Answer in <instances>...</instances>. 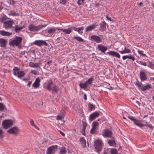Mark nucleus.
<instances>
[{"mask_svg": "<svg viewBox=\"0 0 154 154\" xmlns=\"http://www.w3.org/2000/svg\"><path fill=\"white\" fill-rule=\"evenodd\" d=\"M22 40V38L20 36H16L14 39L9 42V45L13 47L14 46L18 47V48H20L21 46V43Z\"/></svg>", "mask_w": 154, "mask_h": 154, "instance_id": "obj_1", "label": "nucleus"}, {"mask_svg": "<svg viewBox=\"0 0 154 154\" xmlns=\"http://www.w3.org/2000/svg\"><path fill=\"white\" fill-rule=\"evenodd\" d=\"M47 24L39 25L38 26H35L34 25L31 24L28 25L29 30L31 31H38L43 27H45Z\"/></svg>", "mask_w": 154, "mask_h": 154, "instance_id": "obj_2", "label": "nucleus"}, {"mask_svg": "<svg viewBox=\"0 0 154 154\" xmlns=\"http://www.w3.org/2000/svg\"><path fill=\"white\" fill-rule=\"evenodd\" d=\"M135 85L138 87L139 89L143 91H145L152 88L151 85L150 84H147L145 86H143L141 82H140L138 81L136 82Z\"/></svg>", "mask_w": 154, "mask_h": 154, "instance_id": "obj_3", "label": "nucleus"}, {"mask_svg": "<svg viewBox=\"0 0 154 154\" xmlns=\"http://www.w3.org/2000/svg\"><path fill=\"white\" fill-rule=\"evenodd\" d=\"M128 117L132 121L136 126L140 128L145 126V125L142 123L141 121L136 119L134 116H128Z\"/></svg>", "mask_w": 154, "mask_h": 154, "instance_id": "obj_4", "label": "nucleus"}, {"mask_svg": "<svg viewBox=\"0 0 154 154\" xmlns=\"http://www.w3.org/2000/svg\"><path fill=\"white\" fill-rule=\"evenodd\" d=\"M14 121L11 119H5L2 122V125L3 128L7 129L13 125Z\"/></svg>", "mask_w": 154, "mask_h": 154, "instance_id": "obj_5", "label": "nucleus"}, {"mask_svg": "<svg viewBox=\"0 0 154 154\" xmlns=\"http://www.w3.org/2000/svg\"><path fill=\"white\" fill-rule=\"evenodd\" d=\"M94 146L95 149L98 153H99L102 148V143L101 140H96L94 142Z\"/></svg>", "mask_w": 154, "mask_h": 154, "instance_id": "obj_6", "label": "nucleus"}, {"mask_svg": "<svg viewBox=\"0 0 154 154\" xmlns=\"http://www.w3.org/2000/svg\"><path fill=\"white\" fill-rule=\"evenodd\" d=\"M55 27L48 28L45 31H43L42 32L46 36L51 37L53 34L55 33Z\"/></svg>", "mask_w": 154, "mask_h": 154, "instance_id": "obj_7", "label": "nucleus"}, {"mask_svg": "<svg viewBox=\"0 0 154 154\" xmlns=\"http://www.w3.org/2000/svg\"><path fill=\"white\" fill-rule=\"evenodd\" d=\"M112 134V131L109 129H104L102 132V135L105 138H109Z\"/></svg>", "mask_w": 154, "mask_h": 154, "instance_id": "obj_8", "label": "nucleus"}, {"mask_svg": "<svg viewBox=\"0 0 154 154\" xmlns=\"http://www.w3.org/2000/svg\"><path fill=\"white\" fill-rule=\"evenodd\" d=\"M58 148L57 145H53L48 147L46 152V154H52L55 153Z\"/></svg>", "mask_w": 154, "mask_h": 154, "instance_id": "obj_9", "label": "nucleus"}, {"mask_svg": "<svg viewBox=\"0 0 154 154\" xmlns=\"http://www.w3.org/2000/svg\"><path fill=\"white\" fill-rule=\"evenodd\" d=\"M14 22L12 20H10L6 21L4 23V26L6 29H11V28H14V27L12 26V25Z\"/></svg>", "mask_w": 154, "mask_h": 154, "instance_id": "obj_10", "label": "nucleus"}, {"mask_svg": "<svg viewBox=\"0 0 154 154\" xmlns=\"http://www.w3.org/2000/svg\"><path fill=\"white\" fill-rule=\"evenodd\" d=\"M19 131V129L16 126L12 128L7 131V132L10 134H12L17 135Z\"/></svg>", "mask_w": 154, "mask_h": 154, "instance_id": "obj_11", "label": "nucleus"}, {"mask_svg": "<svg viewBox=\"0 0 154 154\" xmlns=\"http://www.w3.org/2000/svg\"><path fill=\"white\" fill-rule=\"evenodd\" d=\"M117 150L113 148L108 149L107 151L104 150L103 153L102 154H117Z\"/></svg>", "mask_w": 154, "mask_h": 154, "instance_id": "obj_12", "label": "nucleus"}, {"mask_svg": "<svg viewBox=\"0 0 154 154\" xmlns=\"http://www.w3.org/2000/svg\"><path fill=\"white\" fill-rule=\"evenodd\" d=\"M89 39L91 41L95 42L97 43H100L102 41V40L100 37L95 35H91L89 38Z\"/></svg>", "mask_w": 154, "mask_h": 154, "instance_id": "obj_13", "label": "nucleus"}, {"mask_svg": "<svg viewBox=\"0 0 154 154\" xmlns=\"http://www.w3.org/2000/svg\"><path fill=\"white\" fill-rule=\"evenodd\" d=\"M33 44L40 47L44 45L47 46H49L47 43L45 41L42 40H36L33 42Z\"/></svg>", "mask_w": 154, "mask_h": 154, "instance_id": "obj_14", "label": "nucleus"}, {"mask_svg": "<svg viewBox=\"0 0 154 154\" xmlns=\"http://www.w3.org/2000/svg\"><path fill=\"white\" fill-rule=\"evenodd\" d=\"M100 115V114L98 111H96L93 112L90 115L89 118V121L90 122L92 121Z\"/></svg>", "mask_w": 154, "mask_h": 154, "instance_id": "obj_15", "label": "nucleus"}, {"mask_svg": "<svg viewBox=\"0 0 154 154\" xmlns=\"http://www.w3.org/2000/svg\"><path fill=\"white\" fill-rule=\"evenodd\" d=\"M98 49L101 52L105 54H107L106 53L105 51L108 49V48L107 46H105L102 44H99L98 45Z\"/></svg>", "mask_w": 154, "mask_h": 154, "instance_id": "obj_16", "label": "nucleus"}, {"mask_svg": "<svg viewBox=\"0 0 154 154\" xmlns=\"http://www.w3.org/2000/svg\"><path fill=\"white\" fill-rule=\"evenodd\" d=\"M140 77L141 81H144L147 79V76L144 71H140Z\"/></svg>", "mask_w": 154, "mask_h": 154, "instance_id": "obj_17", "label": "nucleus"}, {"mask_svg": "<svg viewBox=\"0 0 154 154\" xmlns=\"http://www.w3.org/2000/svg\"><path fill=\"white\" fill-rule=\"evenodd\" d=\"M40 80L39 78L38 77L36 79L35 81L32 85V86L34 88L36 89L39 88L40 85Z\"/></svg>", "mask_w": 154, "mask_h": 154, "instance_id": "obj_18", "label": "nucleus"}, {"mask_svg": "<svg viewBox=\"0 0 154 154\" xmlns=\"http://www.w3.org/2000/svg\"><path fill=\"white\" fill-rule=\"evenodd\" d=\"M107 54H108L109 55L117 57L118 58H120V55L119 54L116 52L113 51H111L109 52H108L107 53Z\"/></svg>", "mask_w": 154, "mask_h": 154, "instance_id": "obj_19", "label": "nucleus"}, {"mask_svg": "<svg viewBox=\"0 0 154 154\" xmlns=\"http://www.w3.org/2000/svg\"><path fill=\"white\" fill-rule=\"evenodd\" d=\"M106 23L104 21H103L102 23L100 24V27L99 29L101 31H105L106 28Z\"/></svg>", "mask_w": 154, "mask_h": 154, "instance_id": "obj_20", "label": "nucleus"}, {"mask_svg": "<svg viewBox=\"0 0 154 154\" xmlns=\"http://www.w3.org/2000/svg\"><path fill=\"white\" fill-rule=\"evenodd\" d=\"M41 65V62L34 63L32 62H30L29 63V66L32 67L37 68L39 67Z\"/></svg>", "mask_w": 154, "mask_h": 154, "instance_id": "obj_21", "label": "nucleus"}, {"mask_svg": "<svg viewBox=\"0 0 154 154\" xmlns=\"http://www.w3.org/2000/svg\"><path fill=\"white\" fill-rule=\"evenodd\" d=\"M61 29L65 34H69L72 32V30L73 29V27H72L67 29Z\"/></svg>", "mask_w": 154, "mask_h": 154, "instance_id": "obj_22", "label": "nucleus"}, {"mask_svg": "<svg viewBox=\"0 0 154 154\" xmlns=\"http://www.w3.org/2000/svg\"><path fill=\"white\" fill-rule=\"evenodd\" d=\"M7 41L3 38H0V46L5 48L6 47Z\"/></svg>", "mask_w": 154, "mask_h": 154, "instance_id": "obj_23", "label": "nucleus"}, {"mask_svg": "<svg viewBox=\"0 0 154 154\" xmlns=\"http://www.w3.org/2000/svg\"><path fill=\"white\" fill-rule=\"evenodd\" d=\"M97 26V25L93 24L87 27L85 29V32L90 31L94 29Z\"/></svg>", "mask_w": 154, "mask_h": 154, "instance_id": "obj_24", "label": "nucleus"}, {"mask_svg": "<svg viewBox=\"0 0 154 154\" xmlns=\"http://www.w3.org/2000/svg\"><path fill=\"white\" fill-rule=\"evenodd\" d=\"M11 32H9L4 30H0V34L3 36H9L12 35Z\"/></svg>", "mask_w": 154, "mask_h": 154, "instance_id": "obj_25", "label": "nucleus"}, {"mask_svg": "<svg viewBox=\"0 0 154 154\" xmlns=\"http://www.w3.org/2000/svg\"><path fill=\"white\" fill-rule=\"evenodd\" d=\"M49 81H50V82H48V85L46 87V88L48 90L50 91H51L52 89V85H54V84L53 81L51 80H50Z\"/></svg>", "mask_w": 154, "mask_h": 154, "instance_id": "obj_26", "label": "nucleus"}, {"mask_svg": "<svg viewBox=\"0 0 154 154\" xmlns=\"http://www.w3.org/2000/svg\"><path fill=\"white\" fill-rule=\"evenodd\" d=\"M88 108L89 112H91L92 110H94L95 109V105H93L92 103H88Z\"/></svg>", "mask_w": 154, "mask_h": 154, "instance_id": "obj_27", "label": "nucleus"}, {"mask_svg": "<svg viewBox=\"0 0 154 154\" xmlns=\"http://www.w3.org/2000/svg\"><path fill=\"white\" fill-rule=\"evenodd\" d=\"M73 29L75 31L78 32L80 34L82 35V34L83 32L82 31H81L84 29V28L83 26L79 28H76L75 27H73Z\"/></svg>", "mask_w": 154, "mask_h": 154, "instance_id": "obj_28", "label": "nucleus"}, {"mask_svg": "<svg viewBox=\"0 0 154 154\" xmlns=\"http://www.w3.org/2000/svg\"><path fill=\"white\" fill-rule=\"evenodd\" d=\"M94 80V77H92L89 79L88 80L86 81L85 83H86L87 85L88 86L89 85H92L93 81Z\"/></svg>", "mask_w": 154, "mask_h": 154, "instance_id": "obj_29", "label": "nucleus"}, {"mask_svg": "<svg viewBox=\"0 0 154 154\" xmlns=\"http://www.w3.org/2000/svg\"><path fill=\"white\" fill-rule=\"evenodd\" d=\"M80 141L81 142V144L83 147V148H85L86 147V140L84 139V137H82L80 139Z\"/></svg>", "mask_w": 154, "mask_h": 154, "instance_id": "obj_30", "label": "nucleus"}, {"mask_svg": "<svg viewBox=\"0 0 154 154\" xmlns=\"http://www.w3.org/2000/svg\"><path fill=\"white\" fill-rule=\"evenodd\" d=\"M108 143L110 146H116V143L115 140H107Z\"/></svg>", "mask_w": 154, "mask_h": 154, "instance_id": "obj_31", "label": "nucleus"}, {"mask_svg": "<svg viewBox=\"0 0 154 154\" xmlns=\"http://www.w3.org/2000/svg\"><path fill=\"white\" fill-rule=\"evenodd\" d=\"M79 86L81 88L84 89L85 90H86L88 87L85 82L84 83H80L79 84Z\"/></svg>", "mask_w": 154, "mask_h": 154, "instance_id": "obj_32", "label": "nucleus"}, {"mask_svg": "<svg viewBox=\"0 0 154 154\" xmlns=\"http://www.w3.org/2000/svg\"><path fill=\"white\" fill-rule=\"evenodd\" d=\"M25 74L23 71H20L18 73L17 76L18 78L21 79V77H23Z\"/></svg>", "mask_w": 154, "mask_h": 154, "instance_id": "obj_33", "label": "nucleus"}, {"mask_svg": "<svg viewBox=\"0 0 154 154\" xmlns=\"http://www.w3.org/2000/svg\"><path fill=\"white\" fill-rule=\"evenodd\" d=\"M20 68L17 67H15L13 69V74L17 76L18 73L19 72Z\"/></svg>", "mask_w": 154, "mask_h": 154, "instance_id": "obj_34", "label": "nucleus"}, {"mask_svg": "<svg viewBox=\"0 0 154 154\" xmlns=\"http://www.w3.org/2000/svg\"><path fill=\"white\" fill-rule=\"evenodd\" d=\"M24 26H20V27H19L17 25H15L14 27V31L16 32H18L19 31H20L22 29Z\"/></svg>", "mask_w": 154, "mask_h": 154, "instance_id": "obj_35", "label": "nucleus"}, {"mask_svg": "<svg viewBox=\"0 0 154 154\" xmlns=\"http://www.w3.org/2000/svg\"><path fill=\"white\" fill-rule=\"evenodd\" d=\"M59 91L58 87L55 85H54L53 87V89L52 90V93L54 94L55 93H57Z\"/></svg>", "mask_w": 154, "mask_h": 154, "instance_id": "obj_36", "label": "nucleus"}, {"mask_svg": "<svg viewBox=\"0 0 154 154\" xmlns=\"http://www.w3.org/2000/svg\"><path fill=\"white\" fill-rule=\"evenodd\" d=\"M74 39H76L77 41L79 42H84V40L81 37L79 36H75L74 37Z\"/></svg>", "mask_w": 154, "mask_h": 154, "instance_id": "obj_37", "label": "nucleus"}, {"mask_svg": "<svg viewBox=\"0 0 154 154\" xmlns=\"http://www.w3.org/2000/svg\"><path fill=\"white\" fill-rule=\"evenodd\" d=\"M7 110L5 106L2 103H0V111H3L4 109Z\"/></svg>", "mask_w": 154, "mask_h": 154, "instance_id": "obj_38", "label": "nucleus"}, {"mask_svg": "<svg viewBox=\"0 0 154 154\" xmlns=\"http://www.w3.org/2000/svg\"><path fill=\"white\" fill-rule=\"evenodd\" d=\"M126 56L127 59L128 58L132 60L133 61H134L135 60V58L131 54H129Z\"/></svg>", "mask_w": 154, "mask_h": 154, "instance_id": "obj_39", "label": "nucleus"}, {"mask_svg": "<svg viewBox=\"0 0 154 154\" xmlns=\"http://www.w3.org/2000/svg\"><path fill=\"white\" fill-rule=\"evenodd\" d=\"M99 125V123L96 121H95L93 123L92 127L96 128V127Z\"/></svg>", "mask_w": 154, "mask_h": 154, "instance_id": "obj_40", "label": "nucleus"}, {"mask_svg": "<svg viewBox=\"0 0 154 154\" xmlns=\"http://www.w3.org/2000/svg\"><path fill=\"white\" fill-rule=\"evenodd\" d=\"M61 154H66V151L65 147L62 148L60 151Z\"/></svg>", "mask_w": 154, "mask_h": 154, "instance_id": "obj_41", "label": "nucleus"}, {"mask_svg": "<svg viewBox=\"0 0 154 154\" xmlns=\"http://www.w3.org/2000/svg\"><path fill=\"white\" fill-rule=\"evenodd\" d=\"M96 128H94L92 127L90 131V133L92 134H95L97 131H96Z\"/></svg>", "mask_w": 154, "mask_h": 154, "instance_id": "obj_42", "label": "nucleus"}, {"mask_svg": "<svg viewBox=\"0 0 154 154\" xmlns=\"http://www.w3.org/2000/svg\"><path fill=\"white\" fill-rule=\"evenodd\" d=\"M148 62L149 63V64L148 65V67L152 69L153 68H154V64L149 61H148Z\"/></svg>", "mask_w": 154, "mask_h": 154, "instance_id": "obj_43", "label": "nucleus"}, {"mask_svg": "<svg viewBox=\"0 0 154 154\" xmlns=\"http://www.w3.org/2000/svg\"><path fill=\"white\" fill-rule=\"evenodd\" d=\"M137 62L139 64L142 65L143 66H147V64L146 62H145L144 61H137Z\"/></svg>", "mask_w": 154, "mask_h": 154, "instance_id": "obj_44", "label": "nucleus"}, {"mask_svg": "<svg viewBox=\"0 0 154 154\" xmlns=\"http://www.w3.org/2000/svg\"><path fill=\"white\" fill-rule=\"evenodd\" d=\"M84 1L85 0H78L77 2V3L80 6L82 4H84Z\"/></svg>", "mask_w": 154, "mask_h": 154, "instance_id": "obj_45", "label": "nucleus"}, {"mask_svg": "<svg viewBox=\"0 0 154 154\" xmlns=\"http://www.w3.org/2000/svg\"><path fill=\"white\" fill-rule=\"evenodd\" d=\"M10 14L13 16H18L19 15L18 14H16L15 12L12 11H11V13Z\"/></svg>", "mask_w": 154, "mask_h": 154, "instance_id": "obj_46", "label": "nucleus"}, {"mask_svg": "<svg viewBox=\"0 0 154 154\" xmlns=\"http://www.w3.org/2000/svg\"><path fill=\"white\" fill-rule=\"evenodd\" d=\"M3 131L2 129H0V137L2 138L4 137V136L3 135Z\"/></svg>", "mask_w": 154, "mask_h": 154, "instance_id": "obj_47", "label": "nucleus"}, {"mask_svg": "<svg viewBox=\"0 0 154 154\" xmlns=\"http://www.w3.org/2000/svg\"><path fill=\"white\" fill-rule=\"evenodd\" d=\"M67 0H60V2L63 5H65Z\"/></svg>", "mask_w": 154, "mask_h": 154, "instance_id": "obj_48", "label": "nucleus"}, {"mask_svg": "<svg viewBox=\"0 0 154 154\" xmlns=\"http://www.w3.org/2000/svg\"><path fill=\"white\" fill-rule=\"evenodd\" d=\"M62 118H64L63 117L60 115H58L57 116V119L58 120H62Z\"/></svg>", "mask_w": 154, "mask_h": 154, "instance_id": "obj_49", "label": "nucleus"}, {"mask_svg": "<svg viewBox=\"0 0 154 154\" xmlns=\"http://www.w3.org/2000/svg\"><path fill=\"white\" fill-rule=\"evenodd\" d=\"M125 52L126 53H131V51L129 49H127L126 48V47H125Z\"/></svg>", "mask_w": 154, "mask_h": 154, "instance_id": "obj_50", "label": "nucleus"}, {"mask_svg": "<svg viewBox=\"0 0 154 154\" xmlns=\"http://www.w3.org/2000/svg\"><path fill=\"white\" fill-rule=\"evenodd\" d=\"M85 130L84 129L82 128L81 130V133L84 135L85 136Z\"/></svg>", "mask_w": 154, "mask_h": 154, "instance_id": "obj_51", "label": "nucleus"}, {"mask_svg": "<svg viewBox=\"0 0 154 154\" xmlns=\"http://www.w3.org/2000/svg\"><path fill=\"white\" fill-rule=\"evenodd\" d=\"M30 72L33 74H34V75H36L37 74V71L35 70H31V71Z\"/></svg>", "mask_w": 154, "mask_h": 154, "instance_id": "obj_52", "label": "nucleus"}, {"mask_svg": "<svg viewBox=\"0 0 154 154\" xmlns=\"http://www.w3.org/2000/svg\"><path fill=\"white\" fill-rule=\"evenodd\" d=\"M82 123L83 124V126H85V127H86L88 125L86 122H84L83 121H82Z\"/></svg>", "mask_w": 154, "mask_h": 154, "instance_id": "obj_53", "label": "nucleus"}, {"mask_svg": "<svg viewBox=\"0 0 154 154\" xmlns=\"http://www.w3.org/2000/svg\"><path fill=\"white\" fill-rule=\"evenodd\" d=\"M106 17L107 18V20H109L110 21H112V22H113L114 21V20H112L111 18V17H109L108 15H107L106 16Z\"/></svg>", "mask_w": 154, "mask_h": 154, "instance_id": "obj_54", "label": "nucleus"}, {"mask_svg": "<svg viewBox=\"0 0 154 154\" xmlns=\"http://www.w3.org/2000/svg\"><path fill=\"white\" fill-rule=\"evenodd\" d=\"M119 53H121L122 54H124L126 53V52H125V48L123 50L119 51Z\"/></svg>", "mask_w": 154, "mask_h": 154, "instance_id": "obj_55", "label": "nucleus"}, {"mask_svg": "<svg viewBox=\"0 0 154 154\" xmlns=\"http://www.w3.org/2000/svg\"><path fill=\"white\" fill-rule=\"evenodd\" d=\"M30 124L32 125L33 126L35 124H34V122L33 121L32 119H31L30 120Z\"/></svg>", "mask_w": 154, "mask_h": 154, "instance_id": "obj_56", "label": "nucleus"}, {"mask_svg": "<svg viewBox=\"0 0 154 154\" xmlns=\"http://www.w3.org/2000/svg\"><path fill=\"white\" fill-rule=\"evenodd\" d=\"M32 81H29L28 84H27V85L29 87H30V85H31V84H32Z\"/></svg>", "mask_w": 154, "mask_h": 154, "instance_id": "obj_57", "label": "nucleus"}, {"mask_svg": "<svg viewBox=\"0 0 154 154\" xmlns=\"http://www.w3.org/2000/svg\"><path fill=\"white\" fill-rule=\"evenodd\" d=\"M52 61L51 60H50V61H48V62H47V64H48L49 66L50 65V63H52Z\"/></svg>", "mask_w": 154, "mask_h": 154, "instance_id": "obj_58", "label": "nucleus"}, {"mask_svg": "<svg viewBox=\"0 0 154 154\" xmlns=\"http://www.w3.org/2000/svg\"><path fill=\"white\" fill-rule=\"evenodd\" d=\"M146 125L149 128L152 129L153 128V127L152 125L147 124Z\"/></svg>", "mask_w": 154, "mask_h": 154, "instance_id": "obj_59", "label": "nucleus"}, {"mask_svg": "<svg viewBox=\"0 0 154 154\" xmlns=\"http://www.w3.org/2000/svg\"><path fill=\"white\" fill-rule=\"evenodd\" d=\"M59 131L60 133L63 136H65V134L64 133L62 132L61 131Z\"/></svg>", "mask_w": 154, "mask_h": 154, "instance_id": "obj_60", "label": "nucleus"}, {"mask_svg": "<svg viewBox=\"0 0 154 154\" xmlns=\"http://www.w3.org/2000/svg\"><path fill=\"white\" fill-rule=\"evenodd\" d=\"M138 52L139 54H140V55L143 52V51H140L139 50H138Z\"/></svg>", "mask_w": 154, "mask_h": 154, "instance_id": "obj_61", "label": "nucleus"}, {"mask_svg": "<svg viewBox=\"0 0 154 154\" xmlns=\"http://www.w3.org/2000/svg\"><path fill=\"white\" fill-rule=\"evenodd\" d=\"M2 3L0 2V11L3 8V7L2 6Z\"/></svg>", "mask_w": 154, "mask_h": 154, "instance_id": "obj_62", "label": "nucleus"}, {"mask_svg": "<svg viewBox=\"0 0 154 154\" xmlns=\"http://www.w3.org/2000/svg\"><path fill=\"white\" fill-rule=\"evenodd\" d=\"M15 2H16L14 1L13 0H11V2H10V4L13 5Z\"/></svg>", "mask_w": 154, "mask_h": 154, "instance_id": "obj_63", "label": "nucleus"}, {"mask_svg": "<svg viewBox=\"0 0 154 154\" xmlns=\"http://www.w3.org/2000/svg\"><path fill=\"white\" fill-rule=\"evenodd\" d=\"M143 4V2H140V3L138 4V6L139 7H141L142 6Z\"/></svg>", "mask_w": 154, "mask_h": 154, "instance_id": "obj_64", "label": "nucleus"}]
</instances>
